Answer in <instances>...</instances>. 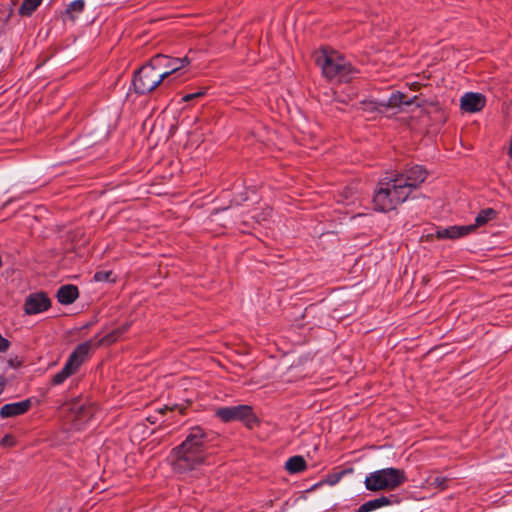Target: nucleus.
<instances>
[{"label":"nucleus","mask_w":512,"mask_h":512,"mask_svg":"<svg viewBox=\"0 0 512 512\" xmlns=\"http://www.w3.org/2000/svg\"><path fill=\"white\" fill-rule=\"evenodd\" d=\"M210 441V434L203 428L192 427L185 440L172 450L174 471L185 473L202 464L205 461L206 449Z\"/></svg>","instance_id":"1"},{"label":"nucleus","mask_w":512,"mask_h":512,"mask_svg":"<svg viewBox=\"0 0 512 512\" xmlns=\"http://www.w3.org/2000/svg\"><path fill=\"white\" fill-rule=\"evenodd\" d=\"M313 58L322 75L330 81L346 83L358 72L338 51L328 46L316 50Z\"/></svg>","instance_id":"2"},{"label":"nucleus","mask_w":512,"mask_h":512,"mask_svg":"<svg viewBox=\"0 0 512 512\" xmlns=\"http://www.w3.org/2000/svg\"><path fill=\"white\" fill-rule=\"evenodd\" d=\"M394 176L385 177L379 182V187L375 192L373 203L375 209L380 212H388L395 209L410 196Z\"/></svg>","instance_id":"3"},{"label":"nucleus","mask_w":512,"mask_h":512,"mask_svg":"<svg viewBox=\"0 0 512 512\" xmlns=\"http://www.w3.org/2000/svg\"><path fill=\"white\" fill-rule=\"evenodd\" d=\"M407 481L404 470L389 467L369 473L364 481L367 490L372 492L392 491Z\"/></svg>","instance_id":"4"},{"label":"nucleus","mask_w":512,"mask_h":512,"mask_svg":"<svg viewBox=\"0 0 512 512\" xmlns=\"http://www.w3.org/2000/svg\"><path fill=\"white\" fill-rule=\"evenodd\" d=\"M165 80V74H161L154 67L153 62L143 65L134 74L133 86L138 94H147L156 89Z\"/></svg>","instance_id":"5"},{"label":"nucleus","mask_w":512,"mask_h":512,"mask_svg":"<svg viewBox=\"0 0 512 512\" xmlns=\"http://www.w3.org/2000/svg\"><path fill=\"white\" fill-rule=\"evenodd\" d=\"M215 416L224 423L240 421L249 429L254 428L259 423L252 407L245 404L220 407L215 410Z\"/></svg>","instance_id":"6"},{"label":"nucleus","mask_w":512,"mask_h":512,"mask_svg":"<svg viewBox=\"0 0 512 512\" xmlns=\"http://www.w3.org/2000/svg\"><path fill=\"white\" fill-rule=\"evenodd\" d=\"M394 179L398 180L410 195L414 189H417L427 178L428 172L420 165L405 169L402 173L394 174Z\"/></svg>","instance_id":"7"},{"label":"nucleus","mask_w":512,"mask_h":512,"mask_svg":"<svg viewBox=\"0 0 512 512\" xmlns=\"http://www.w3.org/2000/svg\"><path fill=\"white\" fill-rule=\"evenodd\" d=\"M151 61L154 67H156L158 71H161V74H165V79L170 75L176 74L191 63V60L187 56L175 58L163 54L155 55Z\"/></svg>","instance_id":"8"},{"label":"nucleus","mask_w":512,"mask_h":512,"mask_svg":"<svg viewBox=\"0 0 512 512\" xmlns=\"http://www.w3.org/2000/svg\"><path fill=\"white\" fill-rule=\"evenodd\" d=\"M51 305L50 299L44 293L29 295L24 304V311L28 315H34L46 311Z\"/></svg>","instance_id":"9"},{"label":"nucleus","mask_w":512,"mask_h":512,"mask_svg":"<svg viewBox=\"0 0 512 512\" xmlns=\"http://www.w3.org/2000/svg\"><path fill=\"white\" fill-rule=\"evenodd\" d=\"M461 109L468 113L481 111L486 103L485 97L480 93L469 92L462 96L460 101Z\"/></svg>","instance_id":"10"},{"label":"nucleus","mask_w":512,"mask_h":512,"mask_svg":"<svg viewBox=\"0 0 512 512\" xmlns=\"http://www.w3.org/2000/svg\"><path fill=\"white\" fill-rule=\"evenodd\" d=\"M32 402L30 399H25L20 402L8 403L1 407L0 417L2 419L16 417L25 414L31 407Z\"/></svg>","instance_id":"11"},{"label":"nucleus","mask_w":512,"mask_h":512,"mask_svg":"<svg viewBox=\"0 0 512 512\" xmlns=\"http://www.w3.org/2000/svg\"><path fill=\"white\" fill-rule=\"evenodd\" d=\"M472 232V226H450L438 229L435 233L437 239H457Z\"/></svg>","instance_id":"12"},{"label":"nucleus","mask_w":512,"mask_h":512,"mask_svg":"<svg viewBox=\"0 0 512 512\" xmlns=\"http://www.w3.org/2000/svg\"><path fill=\"white\" fill-rule=\"evenodd\" d=\"M79 296L77 286L68 284L61 286L57 291L58 302L63 305L72 304Z\"/></svg>","instance_id":"13"},{"label":"nucleus","mask_w":512,"mask_h":512,"mask_svg":"<svg viewBox=\"0 0 512 512\" xmlns=\"http://www.w3.org/2000/svg\"><path fill=\"white\" fill-rule=\"evenodd\" d=\"M91 344L90 342H84L79 344L75 350L71 353L68 358V362L72 364L74 368L78 370L81 364L84 362L86 356L90 352Z\"/></svg>","instance_id":"14"},{"label":"nucleus","mask_w":512,"mask_h":512,"mask_svg":"<svg viewBox=\"0 0 512 512\" xmlns=\"http://www.w3.org/2000/svg\"><path fill=\"white\" fill-rule=\"evenodd\" d=\"M393 496H380L363 503L356 512H371L376 509L393 504Z\"/></svg>","instance_id":"15"},{"label":"nucleus","mask_w":512,"mask_h":512,"mask_svg":"<svg viewBox=\"0 0 512 512\" xmlns=\"http://www.w3.org/2000/svg\"><path fill=\"white\" fill-rule=\"evenodd\" d=\"M85 7L84 0H74L67 4L62 17L64 21H75L76 18L83 12Z\"/></svg>","instance_id":"16"},{"label":"nucleus","mask_w":512,"mask_h":512,"mask_svg":"<svg viewBox=\"0 0 512 512\" xmlns=\"http://www.w3.org/2000/svg\"><path fill=\"white\" fill-rule=\"evenodd\" d=\"M417 96L407 98V96L399 91L393 92L387 100L386 105L391 108L400 107L401 105L410 106L415 103Z\"/></svg>","instance_id":"17"},{"label":"nucleus","mask_w":512,"mask_h":512,"mask_svg":"<svg viewBox=\"0 0 512 512\" xmlns=\"http://www.w3.org/2000/svg\"><path fill=\"white\" fill-rule=\"evenodd\" d=\"M131 324L125 323L116 329L112 330L110 333L106 334L99 340V345H111L115 343L124 333H126Z\"/></svg>","instance_id":"18"},{"label":"nucleus","mask_w":512,"mask_h":512,"mask_svg":"<svg viewBox=\"0 0 512 512\" xmlns=\"http://www.w3.org/2000/svg\"><path fill=\"white\" fill-rule=\"evenodd\" d=\"M496 215L497 212L492 208L482 209L476 216L475 223L470 225L472 226V231H474L478 227L484 226L490 220L494 219Z\"/></svg>","instance_id":"19"},{"label":"nucleus","mask_w":512,"mask_h":512,"mask_svg":"<svg viewBox=\"0 0 512 512\" xmlns=\"http://www.w3.org/2000/svg\"><path fill=\"white\" fill-rule=\"evenodd\" d=\"M285 468L289 473L296 474L306 469V461L302 456H292L286 461Z\"/></svg>","instance_id":"20"},{"label":"nucleus","mask_w":512,"mask_h":512,"mask_svg":"<svg viewBox=\"0 0 512 512\" xmlns=\"http://www.w3.org/2000/svg\"><path fill=\"white\" fill-rule=\"evenodd\" d=\"M76 371H77V369L74 368L72 366V364H70L68 361H66V363H65L64 367L61 369V371H59L52 377V379H51L52 385L62 384L69 376L74 374Z\"/></svg>","instance_id":"21"},{"label":"nucleus","mask_w":512,"mask_h":512,"mask_svg":"<svg viewBox=\"0 0 512 512\" xmlns=\"http://www.w3.org/2000/svg\"><path fill=\"white\" fill-rule=\"evenodd\" d=\"M449 479L445 476H429L425 480L424 487L428 489L445 490L448 487Z\"/></svg>","instance_id":"22"},{"label":"nucleus","mask_w":512,"mask_h":512,"mask_svg":"<svg viewBox=\"0 0 512 512\" xmlns=\"http://www.w3.org/2000/svg\"><path fill=\"white\" fill-rule=\"evenodd\" d=\"M43 0H23L18 12L22 16H30L40 6Z\"/></svg>","instance_id":"23"},{"label":"nucleus","mask_w":512,"mask_h":512,"mask_svg":"<svg viewBox=\"0 0 512 512\" xmlns=\"http://www.w3.org/2000/svg\"><path fill=\"white\" fill-rule=\"evenodd\" d=\"M112 276V271H98L93 278L96 282H114L115 279Z\"/></svg>","instance_id":"24"},{"label":"nucleus","mask_w":512,"mask_h":512,"mask_svg":"<svg viewBox=\"0 0 512 512\" xmlns=\"http://www.w3.org/2000/svg\"><path fill=\"white\" fill-rule=\"evenodd\" d=\"M206 93V89H201L195 93H189V94H186L185 96H183L182 100L184 102H189L193 99H196V98H199V97H202L203 95H205Z\"/></svg>","instance_id":"25"},{"label":"nucleus","mask_w":512,"mask_h":512,"mask_svg":"<svg viewBox=\"0 0 512 512\" xmlns=\"http://www.w3.org/2000/svg\"><path fill=\"white\" fill-rule=\"evenodd\" d=\"M186 407L183 406V405H178V404H175L174 406H164V408L160 409L159 412L160 413H165L166 411H175L177 410L180 414H184V411H185Z\"/></svg>","instance_id":"26"},{"label":"nucleus","mask_w":512,"mask_h":512,"mask_svg":"<svg viewBox=\"0 0 512 512\" xmlns=\"http://www.w3.org/2000/svg\"><path fill=\"white\" fill-rule=\"evenodd\" d=\"M23 363V360L18 357V356H14V357H10L8 360H7V364L10 368H18L22 365Z\"/></svg>","instance_id":"27"},{"label":"nucleus","mask_w":512,"mask_h":512,"mask_svg":"<svg viewBox=\"0 0 512 512\" xmlns=\"http://www.w3.org/2000/svg\"><path fill=\"white\" fill-rule=\"evenodd\" d=\"M10 342L0 334V352L8 350Z\"/></svg>","instance_id":"28"},{"label":"nucleus","mask_w":512,"mask_h":512,"mask_svg":"<svg viewBox=\"0 0 512 512\" xmlns=\"http://www.w3.org/2000/svg\"><path fill=\"white\" fill-rule=\"evenodd\" d=\"M3 445H12L13 444V437L11 435H5L2 439Z\"/></svg>","instance_id":"29"},{"label":"nucleus","mask_w":512,"mask_h":512,"mask_svg":"<svg viewBox=\"0 0 512 512\" xmlns=\"http://www.w3.org/2000/svg\"><path fill=\"white\" fill-rule=\"evenodd\" d=\"M6 386V379L4 377H0V395L4 392Z\"/></svg>","instance_id":"30"},{"label":"nucleus","mask_w":512,"mask_h":512,"mask_svg":"<svg viewBox=\"0 0 512 512\" xmlns=\"http://www.w3.org/2000/svg\"><path fill=\"white\" fill-rule=\"evenodd\" d=\"M421 87V84L419 82H412L410 84V88L414 91L419 90Z\"/></svg>","instance_id":"31"}]
</instances>
